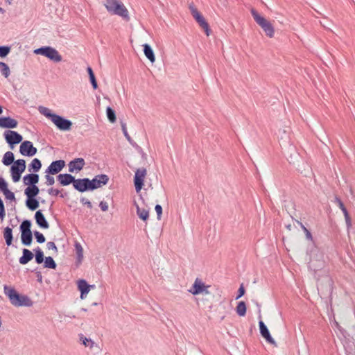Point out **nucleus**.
Instances as JSON below:
<instances>
[{
  "instance_id": "c9c22d12",
  "label": "nucleus",
  "mask_w": 355,
  "mask_h": 355,
  "mask_svg": "<svg viewBox=\"0 0 355 355\" xmlns=\"http://www.w3.org/2000/svg\"><path fill=\"white\" fill-rule=\"evenodd\" d=\"M41 162L37 158H35L32 160L29 166V171L33 170L35 172H37L41 168Z\"/></svg>"
},
{
  "instance_id": "7c9ffc66",
  "label": "nucleus",
  "mask_w": 355,
  "mask_h": 355,
  "mask_svg": "<svg viewBox=\"0 0 355 355\" xmlns=\"http://www.w3.org/2000/svg\"><path fill=\"white\" fill-rule=\"evenodd\" d=\"M26 205L29 209H31V211H34L38 208L39 202L34 198H27Z\"/></svg>"
},
{
  "instance_id": "69168bd1",
  "label": "nucleus",
  "mask_w": 355,
  "mask_h": 355,
  "mask_svg": "<svg viewBox=\"0 0 355 355\" xmlns=\"http://www.w3.org/2000/svg\"><path fill=\"white\" fill-rule=\"evenodd\" d=\"M301 172V173H304L305 176H307L309 174V167L307 166V168H304V170L299 169Z\"/></svg>"
},
{
  "instance_id": "680f3d73",
  "label": "nucleus",
  "mask_w": 355,
  "mask_h": 355,
  "mask_svg": "<svg viewBox=\"0 0 355 355\" xmlns=\"http://www.w3.org/2000/svg\"><path fill=\"white\" fill-rule=\"evenodd\" d=\"M80 202L83 204L86 205L88 208L91 209L92 207V205L91 202L89 200H87V198H82L80 199Z\"/></svg>"
},
{
  "instance_id": "de8ad7c7",
  "label": "nucleus",
  "mask_w": 355,
  "mask_h": 355,
  "mask_svg": "<svg viewBox=\"0 0 355 355\" xmlns=\"http://www.w3.org/2000/svg\"><path fill=\"white\" fill-rule=\"evenodd\" d=\"M343 213L345 216V223H346L347 229H349L352 227V221H351V218L349 216V214L347 210H344V211H343Z\"/></svg>"
},
{
  "instance_id": "ea45409f",
  "label": "nucleus",
  "mask_w": 355,
  "mask_h": 355,
  "mask_svg": "<svg viewBox=\"0 0 355 355\" xmlns=\"http://www.w3.org/2000/svg\"><path fill=\"white\" fill-rule=\"evenodd\" d=\"M106 114H107L108 120L111 123H114L116 121V117L115 112L110 107H107Z\"/></svg>"
},
{
  "instance_id": "a211bd4d",
  "label": "nucleus",
  "mask_w": 355,
  "mask_h": 355,
  "mask_svg": "<svg viewBox=\"0 0 355 355\" xmlns=\"http://www.w3.org/2000/svg\"><path fill=\"white\" fill-rule=\"evenodd\" d=\"M78 287L80 291V298L84 299L89 292L90 288L94 287V285H89L85 280L80 279L78 282Z\"/></svg>"
},
{
  "instance_id": "423d86ee",
  "label": "nucleus",
  "mask_w": 355,
  "mask_h": 355,
  "mask_svg": "<svg viewBox=\"0 0 355 355\" xmlns=\"http://www.w3.org/2000/svg\"><path fill=\"white\" fill-rule=\"evenodd\" d=\"M210 287L209 285H206L201 279L196 278L192 286L188 291L193 295H198L200 294L209 295L210 292L208 288Z\"/></svg>"
},
{
  "instance_id": "4be33fe9",
  "label": "nucleus",
  "mask_w": 355,
  "mask_h": 355,
  "mask_svg": "<svg viewBox=\"0 0 355 355\" xmlns=\"http://www.w3.org/2000/svg\"><path fill=\"white\" fill-rule=\"evenodd\" d=\"M23 180L26 185H35L39 181V175L37 174H28L24 177Z\"/></svg>"
},
{
  "instance_id": "f3484780",
  "label": "nucleus",
  "mask_w": 355,
  "mask_h": 355,
  "mask_svg": "<svg viewBox=\"0 0 355 355\" xmlns=\"http://www.w3.org/2000/svg\"><path fill=\"white\" fill-rule=\"evenodd\" d=\"M259 329H260V333H261V336L266 340V341L268 343L277 347L276 342L270 336V332H269L267 327L265 325L264 322L261 320L259 322Z\"/></svg>"
},
{
  "instance_id": "6e6552de",
  "label": "nucleus",
  "mask_w": 355,
  "mask_h": 355,
  "mask_svg": "<svg viewBox=\"0 0 355 355\" xmlns=\"http://www.w3.org/2000/svg\"><path fill=\"white\" fill-rule=\"evenodd\" d=\"M291 130L288 126L281 128L277 130V137L282 147H286L291 144Z\"/></svg>"
},
{
  "instance_id": "49530a36",
  "label": "nucleus",
  "mask_w": 355,
  "mask_h": 355,
  "mask_svg": "<svg viewBox=\"0 0 355 355\" xmlns=\"http://www.w3.org/2000/svg\"><path fill=\"white\" fill-rule=\"evenodd\" d=\"M11 48L8 46H0V57L5 58L10 52Z\"/></svg>"
},
{
  "instance_id": "37998d69",
  "label": "nucleus",
  "mask_w": 355,
  "mask_h": 355,
  "mask_svg": "<svg viewBox=\"0 0 355 355\" xmlns=\"http://www.w3.org/2000/svg\"><path fill=\"white\" fill-rule=\"evenodd\" d=\"M319 257L320 259L318 261V264L314 263L313 259L311 260V266L313 267L314 270H317L318 268H322L324 266L323 254L322 253H320Z\"/></svg>"
},
{
  "instance_id": "3c124183",
  "label": "nucleus",
  "mask_w": 355,
  "mask_h": 355,
  "mask_svg": "<svg viewBox=\"0 0 355 355\" xmlns=\"http://www.w3.org/2000/svg\"><path fill=\"white\" fill-rule=\"evenodd\" d=\"M51 174H47L45 175L46 178V184L47 185H53L55 183L54 178L50 175Z\"/></svg>"
},
{
  "instance_id": "6e6d98bb",
  "label": "nucleus",
  "mask_w": 355,
  "mask_h": 355,
  "mask_svg": "<svg viewBox=\"0 0 355 355\" xmlns=\"http://www.w3.org/2000/svg\"><path fill=\"white\" fill-rule=\"evenodd\" d=\"M8 189V184L5 181V180L2 178H0V189L3 192Z\"/></svg>"
},
{
  "instance_id": "2eb2a0df",
  "label": "nucleus",
  "mask_w": 355,
  "mask_h": 355,
  "mask_svg": "<svg viewBox=\"0 0 355 355\" xmlns=\"http://www.w3.org/2000/svg\"><path fill=\"white\" fill-rule=\"evenodd\" d=\"M89 184L90 180L88 178L76 179L73 187L80 192H85L87 190H90Z\"/></svg>"
},
{
  "instance_id": "9d476101",
  "label": "nucleus",
  "mask_w": 355,
  "mask_h": 355,
  "mask_svg": "<svg viewBox=\"0 0 355 355\" xmlns=\"http://www.w3.org/2000/svg\"><path fill=\"white\" fill-rule=\"evenodd\" d=\"M52 122L59 130L62 131L70 130L72 126V122L71 121L57 114L54 116V119H52Z\"/></svg>"
},
{
  "instance_id": "6ab92c4d",
  "label": "nucleus",
  "mask_w": 355,
  "mask_h": 355,
  "mask_svg": "<svg viewBox=\"0 0 355 355\" xmlns=\"http://www.w3.org/2000/svg\"><path fill=\"white\" fill-rule=\"evenodd\" d=\"M17 121L10 117L0 118V127L3 128H15L17 126Z\"/></svg>"
},
{
  "instance_id": "412c9836",
  "label": "nucleus",
  "mask_w": 355,
  "mask_h": 355,
  "mask_svg": "<svg viewBox=\"0 0 355 355\" xmlns=\"http://www.w3.org/2000/svg\"><path fill=\"white\" fill-rule=\"evenodd\" d=\"M35 220L37 224L42 228H49V223L46 221L44 214L40 210L37 211L35 215Z\"/></svg>"
},
{
  "instance_id": "052dcab7",
  "label": "nucleus",
  "mask_w": 355,
  "mask_h": 355,
  "mask_svg": "<svg viewBox=\"0 0 355 355\" xmlns=\"http://www.w3.org/2000/svg\"><path fill=\"white\" fill-rule=\"evenodd\" d=\"M99 207L103 211H106L108 210V205L106 202L101 201L99 204Z\"/></svg>"
},
{
  "instance_id": "bb28decb",
  "label": "nucleus",
  "mask_w": 355,
  "mask_h": 355,
  "mask_svg": "<svg viewBox=\"0 0 355 355\" xmlns=\"http://www.w3.org/2000/svg\"><path fill=\"white\" fill-rule=\"evenodd\" d=\"M79 341L82 343L85 347H89L90 349H93L95 346V343L91 338H88L85 336L83 334L79 335Z\"/></svg>"
},
{
  "instance_id": "1a4fd4ad",
  "label": "nucleus",
  "mask_w": 355,
  "mask_h": 355,
  "mask_svg": "<svg viewBox=\"0 0 355 355\" xmlns=\"http://www.w3.org/2000/svg\"><path fill=\"white\" fill-rule=\"evenodd\" d=\"M147 174L146 169L144 168H139L136 171L134 183L135 187V190L137 193L140 192L142 187L144 185V178Z\"/></svg>"
},
{
  "instance_id": "8fccbe9b",
  "label": "nucleus",
  "mask_w": 355,
  "mask_h": 355,
  "mask_svg": "<svg viewBox=\"0 0 355 355\" xmlns=\"http://www.w3.org/2000/svg\"><path fill=\"white\" fill-rule=\"evenodd\" d=\"M3 193L6 198H7L8 200H12L15 199L14 193L12 191H10L8 189H7Z\"/></svg>"
},
{
  "instance_id": "09e8293b",
  "label": "nucleus",
  "mask_w": 355,
  "mask_h": 355,
  "mask_svg": "<svg viewBox=\"0 0 355 355\" xmlns=\"http://www.w3.org/2000/svg\"><path fill=\"white\" fill-rule=\"evenodd\" d=\"M34 235H35V239L38 243H42L45 242V237L44 236V235L42 233H40L37 231H35L34 232Z\"/></svg>"
},
{
  "instance_id": "e2e57ef3",
  "label": "nucleus",
  "mask_w": 355,
  "mask_h": 355,
  "mask_svg": "<svg viewBox=\"0 0 355 355\" xmlns=\"http://www.w3.org/2000/svg\"><path fill=\"white\" fill-rule=\"evenodd\" d=\"M245 293V289H244V287L243 285H241L239 289V295L238 296L236 297V300H238L239 298H240L241 297H242Z\"/></svg>"
},
{
  "instance_id": "393cba45",
  "label": "nucleus",
  "mask_w": 355,
  "mask_h": 355,
  "mask_svg": "<svg viewBox=\"0 0 355 355\" xmlns=\"http://www.w3.org/2000/svg\"><path fill=\"white\" fill-rule=\"evenodd\" d=\"M39 192L40 189L36 185L28 186L24 191L28 198H35Z\"/></svg>"
},
{
  "instance_id": "4468645a",
  "label": "nucleus",
  "mask_w": 355,
  "mask_h": 355,
  "mask_svg": "<svg viewBox=\"0 0 355 355\" xmlns=\"http://www.w3.org/2000/svg\"><path fill=\"white\" fill-rule=\"evenodd\" d=\"M65 166L64 160H57L53 162L46 170V173L51 175H55L60 172Z\"/></svg>"
},
{
  "instance_id": "39448f33",
  "label": "nucleus",
  "mask_w": 355,
  "mask_h": 355,
  "mask_svg": "<svg viewBox=\"0 0 355 355\" xmlns=\"http://www.w3.org/2000/svg\"><path fill=\"white\" fill-rule=\"evenodd\" d=\"M333 284L332 279L328 275H324L318 280V290L321 297H327L331 295Z\"/></svg>"
},
{
  "instance_id": "cd10ccee",
  "label": "nucleus",
  "mask_w": 355,
  "mask_h": 355,
  "mask_svg": "<svg viewBox=\"0 0 355 355\" xmlns=\"http://www.w3.org/2000/svg\"><path fill=\"white\" fill-rule=\"evenodd\" d=\"M15 162L14 154L11 151H8L4 154L2 160V162L4 165L9 166Z\"/></svg>"
},
{
  "instance_id": "f03ea898",
  "label": "nucleus",
  "mask_w": 355,
  "mask_h": 355,
  "mask_svg": "<svg viewBox=\"0 0 355 355\" xmlns=\"http://www.w3.org/2000/svg\"><path fill=\"white\" fill-rule=\"evenodd\" d=\"M104 6L111 15H118L126 21H130L129 12L120 0H105Z\"/></svg>"
},
{
  "instance_id": "58836bf2",
  "label": "nucleus",
  "mask_w": 355,
  "mask_h": 355,
  "mask_svg": "<svg viewBox=\"0 0 355 355\" xmlns=\"http://www.w3.org/2000/svg\"><path fill=\"white\" fill-rule=\"evenodd\" d=\"M44 267L55 269L56 268V263L51 257H47L44 260Z\"/></svg>"
},
{
  "instance_id": "dca6fc26",
  "label": "nucleus",
  "mask_w": 355,
  "mask_h": 355,
  "mask_svg": "<svg viewBox=\"0 0 355 355\" xmlns=\"http://www.w3.org/2000/svg\"><path fill=\"white\" fill-rule=\"evenodd\" d=\"M85 164L83 158H76L69 163V171L70 173L80 171Z\"/></svg>"
},
{
  "instance_id": "e433bc0d",
  "label": "nucleus",
  "mask_w": 355,
  "mask_h": 355,
  "mask_svg": "<svg viewBox=\"0 0 355 355\" xmlns=\"http://www.w3.org/2000/svg\"><path fill=\"white\" fill-rule=\"evenodd\" d=\"M236 311L239 316H244L246 313V305L243 301L239 302L236 308Z\"/></svg>"
},
{
  "instance_id": "864d4df0",
  "label": "nucleus",
  "mask_w": 355,
  "mask_h": 355,
  "mask_svg": "<svg viewBox=\"0 0 355 355\" xmlns=\"http://www.w3.org/2000/svg\"><path fill=\"white\" fill-rule=\"evenodd\" d=\"M46 247L49 250H52L55 252V254L58 253V248L57 246L55 245V244L54 243V242H48L47 244H46Z\"/></svg>"
},
{
  "instance_id": "f704fd0d",
  "label": "nucleus",
  "mask_w": 355,
  "mask_h": 355,
  "mask_svg": "<svg viewBox=\"0 0 355 355\" xmlns=\"http://www.w3.org/2000/svg\"><path fill=\"white\" fill-rule=\"evenodd\" d=\"M189 10L191 11L192 16L196 20L197 22H198L200 20H201L203 18L202 15L198 12V10L194 6L193 4L189 5Z\"/></svg>"
},
{
  "instance_id": "72a5a7b5",
  "label": "nucleus",
  "mask_w": 355,
  "mask_h": 355,
  "mask_svg": "<svg viewBox=\"0 0 355 355\" xmlns=\"http://www.w3.org/2000/svg\"><path fill=\"white\" fill-rule=\"evenodd\" d=\"M38 110L42 114L50 119L51 121L52 119H54V116L56 115L55 114L52 113L51 110L46 107L40 106L39 107Z\"/></svg>"
},
{
  "instance_id": "0e129e2a",
  "label": "nucleus",
  "mask_w": 355,
  "mask_h": 355,
  "mask_svg": "<svg viewBox=\"0 0 355 355\" xmlns=\"http://www.w3.org/2000/svg\"><path fill=\"white\" fill-rule=\"evenodd\" d=\"M48 193L49 195L58 196L60 193V191L51 188L48 190Z\"/></svg>"
},
{
  "instance_id": "c85d7f7f",
  "label": "nucleus",
  "mask_w": 355,
  "mask_h": 355,
  "mask_svg": "<svg viewBox=\"0 0 355 355\" xmlns=\"http://www.w3.org/2000/svg\"><path fill=\"white\" fill-rule=\"evenodd\" d=\"M21 242L24 245H30L32 242V240H33L32 232H21Z\"/></svg>"
},
{
  "instance_id": "a18cd8bd",
  "label": "nucleus",
  "mask_w": 355,
  "mask_h": 355,
  "mask_svg": "<svg viewBox=\"0 0 355 355\" xmlns=\"http://www.w3.org/2000/svg\"><path fill=\"white\" fill-rule=\"evenodd\" d=\"M31 223L29 220H24L22 222V223L20 225V230H21V232H31Z\"/></svg>"
},
{
  "instance_id": "7ed1b4c3",
  "label": "nucleus",
  "mask_w": 355,
  "mask_h": 355,
  "mask_svg": "<svg viewBox=\"0 0 355 355\" xmlns=\"http://www.w3.org/2000/svg\"><path fill=\"white\" fill-rule=\"evenodd\" d=\"M250 12L254 21L259 26L261 27L266 35L270 38L273 37L275 34V29L271 23L261 15H259V13L255 9L252 8Z\"/></svg>"
},
{
  "instance_id": "5fc2aeb1",
  "label": "nucleus",
  "mask_w": 355,
  "mask_h": 355,
  "mask_svg": "<svg viewBox=\"0 0 355 355\" xmlns=\"http://www.w3.org/2000/svg\"><path fill=\"white\" fill-rule=\"evenodd\" d=\"M121 128H122V130H123L124 136L128 139V141H129L130 142L132 139H131L130 136L128 133L125 123H122L121 124Z\"/></svg>"
},
{
  "instance_id": "338daca9",
  "label": "nucleus",
  "mask_w": 355,
  "mask_h": 355,
  "mask_svg": "<svg viewBox=\"0 0 355 355\" xmlns=\"http://www.w3.org/2000/svg\"><path fill=\"white\" fill-rule=\"evenodd\" d=\"M334 324L335 326L336 327V328L340 331V332H343V329H342V327L340 325L339 322L338 321H336L335 319L334 320Z\"/></svg>"
},
{
  "instance_id": "bf43d9fd",
  "label": "nucleus",
  "mask_w": 355,
  "mask_h": 355,
  "mask_svg": "<svg viewBox=\"0 0 355 355\" xmlns=\"http://www.w3.org/2000/svg\"><path fill=\"white\" fill-rule=\"evenodd\" d=\"M335 201H336V204L338 205V206L339 207V208L342 210V211H344V210H347L344 204L338 198H336Z\"/></svg>"
},
{
  "instance_id": "f257e3e1",
  "label": "nucleus",
  "mask_w": 355,
  "mask_h": 355,
  "mask_svg": "<svg viewBox=\"0 0 355 355\" xmlns=\"http://www.w3.org/2000/svg\"><path fill=\"white\" fill-rule=\"evenodd\" d=\"M3 292L8 297L11 304L15 306L31 307L33 305V302L29 297L18 293L17 291L10 286L4 285Z\"/></svg>"
},
{
  "instance_id": "774afa93",
  "label": "nucleus",
  "mask_w": 355,
  "mask_h": 355,
  "mask_svg": "<svg viewBox=\"0 0 355 355\" xmlns=\"http://www.w3.org/2000/svg\"><path fill=\"white\" fill-rule=\"evenodd\" d=\"M286 228H287L288 230H291V228H292L291 225H290V224H289V225H286Z\"/></svg>"
},
{
  "instance_id": "a878e982",
  "label": "nucleus",
  "mask_w": 355,
  "mask_h": 355,
  "mask_svg": "<svg viewBox=\"0 0 355 355\" xmlns=\"http://www.w3.org/2000/svg\"><path fill=\"white\" fill-rule=\"evenodd\" d=\"M137 209V214L140 219L144 221H146L149 218V211L145 208H141L139 205L135 202Z\"/></svg>"
},
{
  "instance_id": "5701e85b",
  "label": "nucleus",
  "mask_w": 355,
  "mask_h": 355,
  "mask_svg": "<svg viewBox=\"0 0 355 355\" xmlns=\"http://www.w3.org/2000/svg\"><path fill=\"white\" fill-rule=\"evenodd\" d=\"M23 255L19 258V263L22 265H25L28 263L33 258V254L31 251L28 249L23 250Z\"/></svg>"
},
{
  "instance_id": "aec40b11",
  "label": "nucleus",
  "mask_w": 355,
  "mask_h": 355,
  "mask_svg": "<svg viewBox=\"0 0 355 355\" xmlns=\"http://www.w3.org/2000/svg\"><path fill=\"white\" fill-rule=\"evenodd\" d=\"M58 180L62 186H67L72 183L74 184L75 178L71 174H60L57 176Z\"/></svg>"
},
{
  "instance_id": "473e14b6",
  "label": "nucleus",
  "mask_w": 355,
  "mask_h": 355,
  "mask_svg": "<svg viewBox=\"0 0 355 355\" xmlns=\"http://www.w3.org/2000/svg\"><path fill=\"white\" fill-rule=\"evenodd\" d=\"M3 236L6 240V243L8 245H10L12 241V229L9 227L5 228L3 232Z\"/></svg>"
},
{
  "instance_id": "4d7b16f0",
  "label": "nucleus",
  "mask_w": 355,
  "mask_h": 355,
  "mask_svg": "<svg viewBox=\"0 0 355 355\" xmlns=\"http://www.w3.org/2000/svg\"><path fill=\"white\" fill-rule=\"evenodd\" d=\"M297 223L298 224H300L301 225L302 228L304 230V232L306 233V239H310V240L312 239V236H311V232L304 226V225L302 223L299 222L298 220H297Z\"/></svg>"
},
{
  "instance_id": "2f4dec72",
  "label": "nucleus",
  "mask_w": 355,
  "mask_h": 355,
  "mask_svg": "<svg viewBox=\"0 0 355 355\" xmlns=\"http://www.w3.org/2000/svg\"><path fill=\"white\" fill-rule=\"evenodd\" d=\"M74 246L77 256V261L78 263H81L83 259V248L81 244L78 242H76Z\"/></svg>"
},
{
  "instance_id": "b1692460",
  "label": "nucleus",
  "mask_w": 355,
  "mask_h": 355,
  "mask_svg": "<svg viewBox=\"0 0 355 355\" xmlns=\"http://www.w3.org/2000/svg\"><path fill=\"white\" fill-rule=\"evenodd\" d=\"M143 47L144 53L146 57L150 60L151 63H154L155 62V56L150 46L148 44H145L143 45Z\"/></svg>"
},
{
  "instance_id": "79ce46f5",
  "label": "nucleus",
  "mask_w": 355,
  "mask_h": 355,
  "mask_svg": "<svg viewBox=\"0 0 355 355\" xmlns=\"http://www.w3.org/2000/svg\"><path fill=\"white\" fill-rule=\"evenodd\" d=\"M35 261L40 264L44 261V253L40 248L35 250Z\"/></svg>"
},
{
  "instance_id": "13d9d810",
  "label": "nucleus",
  "mask_w": 355,
  "mask_h": 355,
  "mask_svg": "<svg viewBox=\"0 0 355 355\" xmlns=\"http://www.w3.org/2000/svg\"><path fill=\"white\" fill-rule=\"evenodd\" d=\"M155 211L157 214V218L160 219L161 216L162 214V207L159 205H157L155 207Z\"/></svg>"
},
{
  "instance_id": "20e7f679",
  "label": "nucleus",
  "mask_w": 355,
  "mask_h": 355,
  "mask_svg": "<svg viewBox=\"0 0 355 355\" xmlns=\"http://www.w3.org/2000/svg\"><path fill=\"white\" fill-rule=\"evenodd\" d=\"M34 53L45 56L55 62H59L62 61V59L59 52L51 46H42L34 50Z\"/></svg>"
},
{
  "instance_id": "c756f323",
  "label": "nucleus",
  "mask_w": 355,
  "mask_h": 355,
  "mask_svg": "<svg viewBox=\"0 0 355 355\" xmlns=\"http://www.w3.org/2000/svg\"><path fill=\"white\" fill-rule=\"evenodd\" d=\"M347 355H355V345L353 341H346L344 343Z\"/></svg>"
},
{
  "instance_id": "0eeeda50",
  "label": "nucleus",
  "mask_w": 355,
  "mask_h": 355,
  "mask_svg": "<svg viewBox=\"0 0 355 355\" xmlns=\"http://www.w3.org/2000/svg\"><path fill=\"white\" fill-rule=\"evenodd\" d=\"M26 169V162L24 159L16 160L10 168V172L13 182H17L21 178V173Z\"/></svg>"
},
{
  "instance_id": "f8f14e48",
  "label": "nucleus",
  "mask_w": 355,
  "mask_h": 355,
  "mask_svg": "<svg viewBox=\"0 0 355 355\" xmlns=\"http://www.w3.org/2000/svg\"><path fill=\"white\" fill-rule=\"evenodd\" d=\"M109 181L107 175L102 174L95 176L92 180H90V190H94L98 188L102 187L105 185Z\"/></svg>"
},
{
  "instance_id": "ddd939ff",
  "label": "nucleus",
  "mask_w": 355,
  "mask_h": 355,
  "mask_svg": "<svg viewBox=\"0 0 355 355\" xmlns=\"http://www.w3.org/2000/svg\"><path fill=\"white\" fill-rule=\"evenodd\" d=\"M5 139L8 144L11 146V148H13L14 144H17L21 142L23 137L18 132L12 130H8L4 133Z\"/></svg>"
},
{
  "instance_id": "a19ab883",
  "label": "nucleus",
  "mask_w": 355,
  "mask_h": 355,
  "mask_svg": "<svg viewBox=\"0 0 355 355\" xmlns=\"http://www.w3.org/2000/svg\"><path fill=\"white\" fill-rule=\"evenodd\" d=\"M0 71L6 78H8L10 75V68L7 64L3 62H0Z\"/></svg>"
},
{
  "instance_id": "603ef678",
  "label": "nucleus",
  "mask_w": 355,
  "mask_h": 355,
  "mask_svg": "<svg viewBox=\"0 0 355 355\" xmlns=\"http://www.w3.org/2000/svg\"><path fill=\"white\" fill-rule=\"evenodd\" d=\"M5 217V209L3 200L0 198V218L1 220H3Z\"/></svg>"
},
{
  "instance_id": "4c0bfd02",
  "label": "nucleus",
  "mask_w": 355,
  "mask_h": 355,
  "mask_svg": "<svg viewBox=\"0 0 355 355\" xmlns=\"http://www.w3.org/2000/svg\"><path fill=\"white\" fill-rule=\"evenodd\" d=\"M87 71L88 72L89 80L91 81L93 88L94 89H97L98 85L92 69L90 67H88Z\"/></svg>"
},
{
  "instance_id": "9b49d317",
  "label": "nucleus",
  "mask_w": 355,
  "mask_h": 355,
  "mask_svg": "<svg viewBox=\"0 0 355 355\" xmlns=\"http://www.w3.org/2000/svg\"><path fill=\"white\" fill-rule=\"evenodd\" d=\"M37 148L29 141H24L20 145L19 152L24 156L32 157L37 153Z\"/></svg>"
},
{
  "instance_id": "c03bdc74",
  "label": "nucleus",
  "mask_w": 355,
  "mask_h": 355,
  "mask_svg": "<svg viewBox=\"0 0 355 355\" xmlns=\"http://www.w3.org/2000/svg\"><path fill=\"white\" fill-rule=\"evenodd\" d=\"M198 24L199 26L204 29L206 35L207 36L209 35L210 34V29H209V24H207V22L205 21V18L203 17L201 20H200L198 22Z\"/></svg>"
}]
</instances>
